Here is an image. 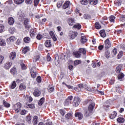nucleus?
<instances>
[{
    "instance_id": "nucleus-1",
    "label": "nucleus",
    "mask_w": 125,
    "mask_h": 125,
    "mask_svg": "<svg viewBox=\"0 0 125 125\" xmlns=\"http://www.w3.org/2000/svg\"><path fill=\"white\" fill-rule=\"evenodd\" d=\"M22 107V104L20 102L17 103L15 104L14 106V110H15L16 113H19L21 111V107Z\"/></svg>"
},
{
    "instance_id": "nucleus-2",
    "label": "nucleus",
    "mask_w": 125,
    "mask_h": 125,
    "mask_svg": "<svg viewBox=\"0 0 125 125\" xmlns=\"http://www.w3.org/2000/svg\"><path fill=\"white\" fill-rule=\"evenodd\" d=\"M73 99V96H69L64 101V106H69V104L72 103V100Z\"/></svg>"
},
{
    "instance_id": "nucleus-3",
    "label": "nucleus",
    "mask_w": 125,
    "mask_h": 125,
    "mask_svg": "<svg viewBox=\"0 0 125 125\" xmlns=\"http://www.w3.org/2000/svg\"><path fill=\"white\" fill-rule=\"evenodd\" d=\"M68 36L70 40H74L75 38L78 37V33L77 32L70 31Z\"/></svg>"
},
{
    "instance_id": "nucleus-4",
    "label": "nucleus",
    "mask_w": 125,
    "mask_h": 125,
    "mask_svg": "<svg viewBox=\"0 0 125 125\" xmlns=\"http://www.w3.org/2000/svg\"><path fill=\"white\" fill-rule=\"evenodd\" d=\"M80 102H81L80 98L79 97H75L73 102V106L78 107L80 105Z\"/></svg>"
},
{
    "instance_id": "nucleus-5",
    "label": "nucleus",
    "mask_w": 125,
    "mask_h": 125,
    "mask_svg": "<svg viewBox=\"0 0 125 125\" xmlns=\"http://www.w3.org/2000/svg\"><path fill=\"white\" fill-rule=\"evenodd\" d=\"M27 103H26L27 108H32V104H29L32 102V97L27 96Z\"/></svg>"
},
{
    "instance_id": "nucleus-6",
    "label": "nucleus",
    "mask_w": 125,
    "mask_h": 125,
    "mask_svg": "<svg viewBox=\"0 0 125 125\" xmlns=\"http://www.w3.org/2000/svg\"><path fill=\"white\" fill-rule=\"evenodd\" d=\"M104 47L105 48H110L111 47V42H110L109 39H107L104 41Z\"/></svg>"
},
{
    "instance_id": "nucleus-7",
    "label": "nucleus",
    "mask_w": 125,
    "mask_h": 125,
    "mask_svg": "<svg viewBox=\"0 0 125 125\" xmlns=\"http://www.w3.org/2000/svg\"><path fill=\"white\" fill-rule=\"evenodd\" d=\"M76 21H75L74 19L70 18L67 20V23L69 25V26H73L74 24H75Z\"/></svg>"
},
{
    "instance_id": "nucleus-8",
    "label": "nucleus",
    "mask_w": 125,
    "mask_h": 125,
    "mask_svg": "<svg viewBox=\"0 0 125 125\" xmlns=\"http://www.w3.org/2000/svg\"><path fill=\"white\" fill-rule=\"evenodd\" d=\"M15 40H16V39L15 38V37L12 36L11 37H10L9 38L7 39V43H10V42H14V41H15Z\"/></svg>"
},
{
    "instance_id": "nucleus-9",
    "label": "nucleus",
    "mask_w": 125,
    "mask_h": 125,
    "mask_svg": "<svg viewBox=\"0 0 125 125\" xmlns=\"http://www.w3.org/2000/svg\"><path fill=\"white\" fill-rule=\"evenodd\" d=\"M78 87L75 88V90L76 91H77L78 92H80V91H82V90L83 88L84 85L83 84H78Z\"/></svg>"
},
{
    "instance_id": "nucleus-10",
    "label": "nucleus",
    "mask_w": 125,
    "mask_h": 125,
    "mask_svg": "<svg viewBox=\"0 0 125 125\" xmlns=\"http://www.w3.org/2000/svg\"><path fill=\"white\" fill-rule=\"evenodd\" d=\"M11 66H12V62H7L4 64V68L6 70H8L10 69V68L11 67Z\"/></svg>"
},
{
    "instance_id": "nucleus-11",
    "label": "nucleus",
    "mask_w": 125,
    "mask_h": 125,
    "mask_svg": "<svg viewBox=\"0 0 125 125\" xmlns=\"http://www.w3.org/2000/svg\"><path fill=\"white\" fill-rule=\"evenodd\" d=\"M9 58L10 60H14L16 58V52H11L9 55Z\"/></svg>"
},
{
    "instance_id": "nucleus-12",
    "label": "nucleus",
    "mask_w": 125,
    "mask_h": 125,
    "mask_svg": "<svg viewBox=\"0 0 125 125\" xmlns=\"http://www.w3.org/2000/svg\"><path fill=\"white\" fill-rule=\"evenodd\" d=\"M6 45V42L5 40L3 39L2 36H0V46H5Z\"/></svg>"
},
{
    "instance_id": "nucleus-13",
    "label": "nucleus",
    "mask_w": 125,
    "mask_h": 125,
    "mask_svg": "<svg viewBox=\"0 0 125 125\" xmlns=\"http://www.w3.org/2000/svg\"><path fill=\"white\" fill-rule=\"evenodd\" d=\"M75 116L76 118H78L79 120H82L83 118V115L81 112H76L75 114Z\"/></svg>"
},
{
    "instance_id": "nucleus-14",
    "label": "nucleus",
    "mask_w": 125,
    "mask_h": 125,
    "mask_svg": "<svg viewBox=\"0 0 125 125\" xmlns=\"http://www.w3.org/2000/svg\"><path fill=\"white\" fill-rule=\"evenodd\" d=\"M95 105V104H94V102H92L91 103H90L88 107V111H89L90 112H92V111H93V108H94Z\"/></svg>"
},
{
    "instance_id": "nucleus-15",
    "label": "nucleus",
    "mask_w": 125,
    "mask_h": 125,
    "mask_svg": "<svg viewBox=\"0 0 125 125\" xmlns=\"http://www.w3.org/2000/svg\"><path fill=\"white\" fill-rule=\"evenodd\" d=\"M15 21V20H14V18L11 17H10L8 19V23L9 25H10L11 26H12V25H13V24H14Z\"/></svg>"
},
{
    "instance_id": "nucleus-16",
    "label": "nucleus",
    "mask_w": 125,
    "mask_h": 125,
    "mask_svg": "<svg viewBox=\"0 0 125 125\" xmlns=\"http://www.w3.org/2000/svg\"><path fill=\"white\" fill-rule=\"evenodd\" d=\"M49 35L51 36V38L54 42H56L57 41V38L56 36H55V34H54V32L53 31H50Z\"/></svg>"
},
{
    "instance_id": "nucleus-17",
    "label": "nucleus",
    "mask_w": 125,
    "mask_h": 125,
    "mask_svg": "<svg viewBox=\"0 0 125 125\" xmlns=\"http://www.w3.org/2000/svg\"><path fill=\"white\" fill-rule=\"evenodd\" d=\"M41 91H40V90L36 88L34 91V92L33 93V94L34 96L38 97V96H40L41 95Z\"/></svg>"
},
{
    "instance_id": "nucleus-18",
    "label": "nucleus",
    "mask_w": 125,
    "mask_h": 125,
    "mask_svg": "<svg viewBox=\"0 0 125 125\" xmlns=\"http://www.w3.org/2000/svg\"><path fill=\"white\" fill-rule=\"evenodd\" d=\"M29 22H30V21L28 19H26L24 21V24L26 29H30L31 28V26L29 25Z\"/></svg>"
},
{
    "instance_id": "nucleus-19",
    "label": "nucleus",
    "mask_w": 125,
    "mask_h": 125,
    "mask_svg": "<svg viewBox=\"0 0 125 125\" xmlns=\"http://www.w3.org/2000/svg\"><path fill=\"white\" fill-rule=\"evenodd\" d=\"M71 5V2L69 1H66L64 4L62 6V7L64 9H66V8H68L69 5Z\"/></svg>"
},
{
    "instance_id": "nucleus-20",
    "label": "nucleus",
    "mask_w": 125,
    "mask_h": 125,
    "mask_svg": "<svg viewBox=\"0 0 125 125\" xmlns=\"http://www.w3.org/2000/svg\"><path fill=\"white\" fill-rule=\"evenodd\" d=\"M19 89L21 91L25 90L26 89V85L23 83H21L19 85Z\"/></svg>"
},
{
    "instance_id": "nucleus-21",
    "label": "nucleus",
    "mask_w": 125,
    "mask_h": 125,
    "mask_svg": "<svg viewBox=\"0 0 125 125\" xmlns=\"http://www.w3.org/2000/svg\"><path fill=\"white\" fill-rule=\"evenodd\" d=\"M45 46L46 47H51V41L50 40H47L45 42Z\"/></svg>"
},
{
    "instance_id": "nucleus-22",
    "label": "nucleus",
    "mask_w": 125,
    "mask_h": 125,
    "mask_svg": "<svg viewBox=\"0 0 125 125\" xmlns=\"http://www.w3.org/2000/svg\"><path fill=\"white\" fill-rule=\"evenodd\" d=\"M29 50L30 48H29V47L25 46L22 49V53H24V54H26Z\"/></svg>"
},
{
    "instance_id": "nucleus-23",
    "label": "nucleus",
    "mask_w": 125,
    "mask_h": 125,
    "mask_svg": "<svg viewBox=\"0 0 125 125\" xmlns=\"http://www.w3.org/2000/svg\"><path fill=\"white\" fill-rule=\"evenodd\" d=\"M3 105L5 108H9L10 107V104L7 103L5 100L3 101Z\"/></svg>"
},
{
    "instance_id": "nucleus-24",
    "label": "nucleus",
    "mask_w": 125,
    "mask_h": 125,
    "mask_svg": "<svg viewBox=\"0 0 125 125\" xmlns=\"http://www.w3.org/2000/svg\"><path fill=\"white\" fill-rule=\"evenodd\" d=\"M100 34L101 37L102 38H105L106 37V32H105V30L103 29L100 31Z\"/></svg>"
},
{
    "instance_id": "nucleus-25",
    "label": "nucleus",
    "mask_w": 125,
    "mask_h": 125,
    "mask_svg": "<svg viewBox=\"0 0 125 125\" xmlns=\"http://www.w3.org/2000/svg\"><path fill=\"white\" fill-rule=\"evenodd\" d=\"M122 1L123 0H116L114 1V3L116 6H120L122 4Z\"/></svg>"
},
{
    "instance_id": "nucleus-26",
    "label": "nucleus",
    "mask_w": 125,
    "mask_h": 125,
    "mask_svg": "<svg viewBox=\"0 0 125 125\" xmlns=\"http://www.w3.org/2000/svg\"><path fill=\"white\" fill-rule=\"evenodd\" d=\"M10 73L11 74H12V75H15L16 73H17V71L16 70V67L15 66L12 67L10 70Z\"/></svg>"
},
{
    "instance_id": "nucleus-27",
    "label": "nucleus",
    "mask_w": 125,
    "mask_h": 125,
    "mask_svg": "<svg viewBox=\"0 0 125 125\" xmlns=\"http://www.w3.org/2000/svg\"><path fill=\"white\" fill-rule=\"evenodd\" d=\"M16 85H17L16 82L15 81H13L12 84L10 85L9 87L11 88V89H14V88L16 87Z\"/></svg>"
},
{
    "instance_id": "nucleus-28",
    "label": "nucleus",
    "mask_w": 125,
    "mask_h": 125,
    "mask_svg": "<svg viewBox=\"0 0 125 125\" xmlns=\"http://www.w3.org/2000/svg\"><path fill=\"white\" fill-rule=\"evenodd\" d=\"M33 124L34 125H37L38 124V117L35 116L33 118Z\"/></svg>"
},
{
    "instance_id": "nucleus-29",
    "label": "nucleus",
    "mask_w": 125,
    "mask_h": 125,
    "mask_svg": "<svg viewBox=\"0 0 125 125\" xmlns=\"http://www.w3.org/2000/svg\"><path fill=\"white\" fill-rule=\"evenodd\" d=\"M87 40H86V37L85 36H82L81 38V42L82 43H85Z\"/></svg>"
},
{
    "instance_id": "nucleus-30",
    "label": "nucleus",
    "mask_w": 125,
    "mask_h": 125,
    "mask_svg": "<svg viewBox=\"0 0 125 125\" xmlns=\"http://www.w3.org/2000/svg\"><path fill=\"white\" fill-rule=\"evenodd\" d=\"M98 1L97 0H89V3L91 5H96V4L98 3Z\"/></svg>"
},
{
    "instance_id": "nucleus-31",
    "label": "nucleus",
    "mask_w": 125,
    "mask_h": 125,
    "mask_svg": "<svg viewBox=\"0 0 125 125\" xmlns=\"http://www.w3.org/2000/svg\"><path fill=\"white\" fill-rule=\"evenodd\" d=\"M25 0H14V1L16 4H21Z\"/></svg>"
},
{
    "instance_id": "nucleus-32",
    "label": "nucleus",
    "mask_w": 125,
    "mask_h": 125,
    "mask_svg": "<svg viewBox=\"0 0 125 125\" xmlns=\"http://www.w3.org/2000/svg\"><path fill=\"white\" fill-rule=\"evenodd\" d=\"M117 122L118 123H119V124H123V123L125 122V118L123 117H119L117 119Z\"/></svg>"
},
{
    "instance_id": "nucleus-33",
    "label": "nucleus",
    "mask_w": 125,
    "mask_h": 125,
    "mask_svg": "<svg viewBox=\"0 0 125 125\" xmlns=\"http://www.w3.org/2000/svg\"><path fill=\"white\" fill-rule=\"evenodd\" d=\"M23 42L25 43H29L31 42V39L28 37H26L23 39Z\"/></svg>"
},
{
    "instance_id": "nucleus-34",
    "label": "nucleus",
    "mask_w": 125,
    "mask_h": 125,
    "mask_svg": "<svg viewBox=\"0 0 125 125\" xmlns=\"http://www.w3.org/2000/svg\"><path fill=\"white\" fill-rule=\"evenodd\" d=\"M79 53H83V54L84 55L86 53V50L84 48H80L79 50Z\"/></svg>"
},
{
    "instance_id": "nucleus-35",
    "label": "nucleus",
    "mask_w": 125,
    "mask_h": 125,
    "mask_svg": "<svg viewBox=\"0 0 125 125\" xmlns=\"http://www.w3.org/2000/svg\"><path fill=\"white\" fill-rule=\"evenodd\" d=\"M124 77H125V75L124 74V73H120L118 76V79L119 81H121L122 80H123Z\"/></svg>"
},
{
    "instance_id": "nucleus-36",
    "label": "nucleus",
    "mask_w": 125,
    "mask_h": 125,
    "mask_svg": "<svg viewBox=\"0 0 125 125\" xmlns=\"http://www.w3.org/2000/svg\"><path fill=\"white\" fill-rule=\"evenodd\" d=\"M31 117L32 116H30L29 115L26 117V121L27 122V123H28V124H31V120H32Z\"/></svg>"
},
{
    "instance_id": "nucleus-37",
    "label": "nucleus",
    "mask_w": 125,
    "mask_h": 125,
    "mask_svg": "<svg viewBox=\"0 0 125 125\" xmlns=\"http://www.w3.org/2000/svg\"><path fill=\"white\" fill-rule=\"evenodd\" d=\"M115 117H117V112L116 111H114L112 112L110 116V119H115Z\"/></svg>"
},
{
    "instance_id": "nucleus-38",
    "label": "nucleus",
    "mask_w": 125,
    "mask_h": 125,
    "mask_svg": "<svg viewBox=\"0 0 125 125\" xmlns=\"http://www.w3.org/2000/svg\"><path fill=\"white\" fill-rule=\"evenodd\" d=\"M122 65H119L118 66H117L116 67V73H117L118 74L120 73L121 72V71L122 70Z\"/></svg>"
},
{
    "instance_id": "nucleus-39",
    "label": "nucleus",
    "mask_w": 125,
    "mask_h": 125,
    "mask_svg": "<svg viewBox=\"0 0 125 125\" xmlns=\"http://www.w3.org/2000/svg\"><path fill=\"white\" fill-rule=\"evenodd\" d=\"M33 59L34 63H35V62H37V60L40 59V56L36 55L33 58Z\"/></svg>"
},
{
    "instance_id": "nucleus-40",
    "label": "nucleus",
    "mask_w": 125,
    "mask_h": 125,
    "mask_svg": "<svg viewBox=\"0 0 125 125\" xmlns=\"http://www.w3.org/2000/svg\"><path fill=\"white\" fill-rule=\"evenodd\" d=\"M43 102H44V98H42L38 103V105H39V106H42V105L43 104Z\"/></svg>"
},
{
    "instance_id": "nucleus-41",
    "label": "nucleus",
    "mask_w": 125,
    "mask_h": 125,
    "mask_svg": "<svg viewBox=\"0 0 125 125\" xmlns=\"http://www.w3.org/2000/svg\"><path fill=\"white\" fill-rule=\"evenodd\" d=\"M74 56L76 57V58H80L81 57V54H80L79 52H74Z\"/></svg>"
},
{
    "instance_id": "nucleus-42",
    "label": "nucleus",
    "mask_w": 125,
    "mask_h": 125,
    "mask_svg": "<svg viewBox=\"0 0 125 125\" xmlns=\"http://www.w3.org/2000/svg\"><path fill=\"white\" fill-rule=\"evenodd\" d=\"M81 3L83 5H86V4H88V0H81Z\"/></svg>"
},
{
    "instance_id": "nucleus-43",
    "label": "nucleus",
    "mask_w": 125,
    "mask_h": 125,
    "mask_svg": "<svg viewBox=\"0 0 125 125\" xmlns=\"http://www.w3.org/2000/svg\"><path fill=\"white\" fill-rule=\"evenodd\" d=\"M54 91V87L53 86L50 85L48 88V91L49 92H53Z\"/></svg>"
},
{
    "instance_id": "nucleus-44",
    "label": "nucleus",
    "mask_w": 125,
    "mask_h": 125,
    "mask_svg": "<svg viewBox=\"0 0 125 125\" xmlns=\"http://www.w3.org/2000/svg\"><path fill=\"white\" fill-rule=\"evenodd\" d=\"M73 28H74V29H78V30H80V29L82 28V26L81 24L77 23L73 26Z\"/></svg>"
},
{
    "instance_id": "nucleus-45",
    "label": "nucleus",
    "mask_w": 125,
    "mask_h": 125,
    "mask_svg": "<svg viewBox=\"0 0 125 125\" xmlns=\"http://www.w3.org/2000/svg\"><path fill=\"white\" fill-rule=\"evenodd\" d=\"M111 55V53L108 50L105 51V57H106L107 59L110 58V56Z\"/></svg>"
},
{
    "instance_id": "nucleus-46",
    "label": "nucleus",
    "mask_w": 125,
    "mask_h": 125,
    "mask_svg": "<svg viewBox=\"0 0 125 125\" xmlns=\"http://www.w3.org/2000/svg\"><path fill=\"white\" fill-rule=\"evenodd\" d=\"M83 88H85V89H87L88 91H92V89H91V88L90 87H88L87 86V84H85L84 85Z\"/></svg>"
},
{
    "instance_id": "nucleus-47",
    "label": "nucleus",
    "mask_w": 125,
    "mask_h": 125,
    "mask_svg": "<svg viewBox=\"0 0 125 125\" xmlns=\"http://www.w3.org/2000/svg\"><path fill=\"white\" fill-rule=\"evenodd\" d=\"M82 63V61L81 60H75L74 62V66H77L79 65V64H81Z\"/></svg>"
},
{
    "instance_id": "nucleus-48",
    "label": "nucleus",
    "mask_w": 125,
    "mask_h": 125,
    "mask_svg": "<svg viewBox=\"0 0 125 125\" xmlns=\"http://www.w3.org/2000/svg\"><path fill=\"white\" fill-rule=\"evenodd\" d=\"M123 54H124V53L123 52V51H120L117 57V58L118 59H121V58H122V57L123 56Z\"/></svg>"
},
{
    "instance_id": "nucleus-49",
    "label": "nucleus",
    "mask_w": 125,
    "mask_h": 125,
    "mask_svg": "<svg viewBox=\"0 0 125 125\" xmlns=\"http://www.w3.org/2000/svg\"><path fill=\"white\" fill-rule=\"evenodd\" d=\"M92 111H90L89 110L87 111V110H85V112H84V116L85 117H89L90 115V113H91Z\"/></svg>"
},
{
    "instance_id": "nucleus-50",
    "label": "nucleus",
    "mask_w": 125,
    "mask_h": 125,
    "mask_svg": "<svg viewBox=\"0 0 125 125\" xmlns=\"http://www.w3.org/2000/svg\"><path fill=\"white\" fill-rule=\"evenodd\" d=\"M9 31L10 34H14V32H15V28H14V27H11L9 29Z\"/></svg>"
},
{
    "instance_id": "nucleus-51",
    "label": "nucleus",
    "mask_w": 125,
    "mask_h": 125,
    "mask_svg": "<svg viewBox=\"0 0 125 125\" xmlns=\"http://www.w3.org/2000/svg\"><path fill=\"white\" fill-rule=\"evenodd\" d=\"M37 75H38V72L36 71H33L32 73V78L35 79L37 77Z\"/></svg>"
},
{
    "instance_id": "nucleus-52",
    "label": "nucleus",
    "mask_w": 125,
    "mask_h": 125,
    "mask_svg": "<svg viewBox=\"0 0 125 125\" xmlns=\"http://www.w3.org/2000/svg\"><path fill=\"white\" fill-rule=\"evenodd\" d=\"M116 19V17L114 16H111L109 19V20L110 22H112L114 23L115 22V19Z\"/></svg>"
},
{
    "instance_id": "nucleus-53",
    "label": "nucleus",
    "mask_w": 125,
    "mask_h": 125,
    "mask_svg": "<svg viewBox=\"0 0 125 125\" xmlns=\"http://www.w3.org/2000/svg\"><path fill=\"white\" fill-rule=\"evenodd\" d=\"M36 82H37L38 83H42V77L38 76L36 78Z\"/></svg>"
},
{
    "instance_id": "nucleus-54",
    "label": "nucleus",
    "mask_w": 125,
    "mask_h": 125,
    "mask_svg": "<svg viewBox=\"0 0 125 125\" xmlns=\"http://www.w3.org/2000/svg\"><path fill=\"white\" fill-rule=\"evenodd\" d=\"M37 31V29L36 28H34L33 29L32 33V35L34 37H36V35H37V33L36 32Z\"/></svg>"
},
{
    "instance_id": "nucleus-55",
    "label": "nucleus",
    "mask_w": 125,
    "mask_h": 125,
    "mask_svg": "<svg viewBox=\"0 0 125 125\" xmlns=\"http://www.w3.org/2000/svg\"><path fill=\"white\" fill-rule=\"evenodd\" d=\"M95 26L97 29H100L101 28V25H100V24L99 22H96L95 24Z\"/></svg>"
},
{
    "instance_id": "nucleus-56",
    "label": "nucleus",
    "mask_w": 125,
    "mask_h": 125,
    "mask_svg": "<svg viewBox=\"0 0 125 125\" xmlns=\"http://www.w3.org/2000/svg\"><path fill=\"white\" fill-rule=\"evenodd\" d=\"M65 118H66V119H71V118H72V113H67L66 115H65Z\"/></svg>"
},
{
    "instance_id": "nucleus-57",
    "label": "nucleus",
    "mask_w": 125,
    "mask_h": 125,
    "mask_svg": "<svg viewBox=\"0 0 125 125\" xmlns=\"http://www.w3.org/2000/svg\"><path fill=\"white\" fill-rule=\"evenodd\" d=\"M37 40H41L42 39V38H43L42 36V34H38L36 37Z\"/></svg>"
},
{
    "instance_id": "nucleus-58",
    "label": "nucleus",
    "mask_w": 125,
    "mask_h": 125,
    "mask_svg": "<svg viewBox=\"0 0 125 125\" xmlns=\"http://www.w3.org/2000/svg\"><path fill=\"white\" fill-rule=\"evenodd\" d=\"M3 30H4V26L2 25V24H0V33H2Z\"/></svg>"
},
{
    "instance_id": "nucleus-59",
    "label": "nucleus",
    "mask_w": 125,
    "mask_h": 125,
    "mask_svg": "<svg viewBox=\"0 0 125 125\" xmlns=\"http://www.w3.org/2000/svg\"><path fill=\"white\" fill-rule=\"evenodd\" d=\"M27 112H28V111H27L25 109H23L21 112V115H26L27 114Z\"/></svg>"
},
{
    "instance_id": "nucleus-60",
    "label": "nucleus",
    "mask_w": 125,
    "mask_h": 125,
    "mask_svg": "<svg viewBox=\"0 0 125 125\" xmlns=\"http://www.w3.org/2000/svg\"><path fill=\"white\" fill-rule=\"evenodd\" d=\"M21 65L22 70H26V69H27V67H26V65H25V64L21 63Z\"/></svg>"
},
{
    "instance_id": "nucleus-61",
    "label": "nucleus",
    "mask_w": 125,
    "mask_h": 125,
    "mask_svg": "<svg viewBox=\"0 0 125 125\" xmlns=\"http://www.w3.org/2000/svg\"><path fill=\"white\" fill-rule=\"evenodd\" d=\"M34 6H37L39 4V2H40V0H34Z\"/></svg>"
},
{
    "instance_id": "nucleus-62",
    "label": "nucleus",
    "mask_w": 125,
    "mask_h": 125,
    "mask_svg": "<svg viewBox=\"0 0 125 125\" xmlns=\"http://www.w3.org/2000/svg\"><path fill=\"white\" fill-rule=\"evenodd\" d=\"M120 21L122 22H125V17L124 16H121L120 17Z\"/></svg>"
},
{
    "instance_id": "nucleus-63",
    "label": "nucleus",
    "mask_w": 125,
    "mask_h": 125,
    "mask_svg": "<svg viewBox=\"0 0 125 125\" xmlns=\"http://www.w3.org/2000/svg\"><path fill=\"white\" fill-rule=\"evenodd\" d=\"M4 59V57L3 56H0V64H1L2 63V61H3V60Z\"/></svg>"
},
{
    "instance_id": "nucleus-64",
    "label": "nucleus",
    "mask_w": 125,
    "mask_h": 125,
    "mask_svg": "<svg viewBox=\"0 0 125 125\" xmlns=\"http://www.w3.org/2000/svg\"><path fill=\"white\" fill-rule=\"evenodd\" d=\"M112 52L114 55H116L117 53V48H115L113 50Z\"/></svg>"
}]
</instances>
